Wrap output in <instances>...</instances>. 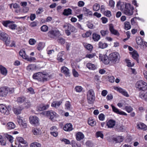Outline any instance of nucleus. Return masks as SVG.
Here are the masks:
<instances>
[{
    "label": "nucleus",
    "mask_w": 147,
    "mask_h": 147,
    "mask_svg": "<svg viewBox=\"0 0 147 147\" xmlns=\"http://www.w3.org/2000/svg\"><path fill=\"white\" fill-rule=\"evenodd\" d=\"M100 59L105 64H108L111 61L112 63L116 64L118 63L120 59L119 54L117 52H114L110 54L109 57L106 55L100 54Z\"/></svg>",
    "instance_id": "1"
},
{
    "label": "nucleus",
    "mask_w": 147,
    "mask_h": 147,
    "mask_svg": "<svg viewBox=\"0 0 147 147\" xmlns=\"http://www.w3.org/2000/svg\"><path fill=\"white\" fill-rule=\"evenodd\" d=\"M32 77L34 79L37 80L39 82H44L48 80L49 76L48 74L38 72L34 74Z\"/></svg>",
    "instance_id": "2"
},
{
    "label": "nucleus",
    "mask_w": 147,
    "mask_h": 147,
    "mask_svg": "<svg viewBox=\"0 0 147 147\" xmlns=\"http://www.w3.org/2000/svg\"><path fill=\"white\" fill-rule=\"evenodd\" d=\"M88 102L90 104L94 103L95 99L94 92L93 89L89 90L87 93Z\"/></svg>",
    "instance_id": "3"
},
{
    "label": "nucleus",
    "mask_w": 147,
    "mask_h": 147,
    "mask_svg": "<svg viewBox=\"0 0 147 147\" xmlns=\"http://www.w3.org/2000/svg\"><path fill=\"white\" fill-rule=\"evenodd\" d=\"M135 87L140 90L144 91L147 89V83L143 80H139L136 83Z\"/></svg>",
    "instance_id": "4"
},
{
    "label": "nucleus",
    "mask_w": 147,
    "mask_h": 147,
    "mask_svg": "<svg viewBox=\"0 0 147 147\" xmlns=\"http://www.w3.org/2000/svg\"><path fill=\"white\" fill-rule=\"evenodd\" d=\"M13 90L6 87H3L0 88V96H6L8 92L11 93L13 92Z\"/></svg>",
    "instance_id": "5"
},
{
    "label": "nucleus",
    "mask_w": 147,
    "mask_h": 147,
    "mask_svg": "<svg viewBox=\"0 0 147 147\" xmlns=\"http://www.w3.org/2000/svg\"><path fill=\"white\" fill-rule=\"evenodd\" d=\"M0 39L5 42L6 45H9L10 43V38L5 32L0 31Z\"/></svg>",
    "instance_id": "6"
},
{
    "label": "nucleus",
    "mask_w": 147,
    "mask_h": 147,
    "mask_svg": "<svg viewBox=\"0 0 147 147\" xmlns=\"http://www.w3.org/2000/svg\"><path fill=\"white\" fill-rule=\"evenodd\" d=\"M133 9L134 8L131 6V5L129 3H127L125 5L124 13L126 15L131 16L133 14Z\"/></svg>",
    "instance_id": "7"
},
{
    "label": "nucleus",
    "mask_w": 147,
    "mask_h": 147,
    "mask_svg": "<svg viewBox=\"0 0 147 147\" xmlns=\"http://www.w3.org/2000/svg\"><path fill=\"white\" fill-rule=\"evenodd\" d=\"M48 34L49 37L54 39H56L61 35L59 31L58 30H51L49 31Z\"/></svg>",
    "instance_id": "8"
},
{
    "label": "nucleus",
    "mask_w": 147,
    "mask_h": 147,
    "mask_svg": "<svg viewBox=\"0 0 147 147\" xmlns=\"http://www.w3.org/2000/svg\"><path fill=\"white\" fill-rule=\"evenodd\" d=\"M30 121L31 124L35 125L39 124V119L36 116H30L29 117Z\"/></svg>",
    "instance_id": "9"
},
{
    "label": "nucleus",
    "mask_w": 147,
    "mask_h": 147,
    "mask_svg": "<svg viewBox=\"0 0 147 147\" xmlns=\"http://www.w3.org/2000/svg\"><path fill=\"white\" fill-rule=\"evenodd\" d=\"M63 27L65 30H70L71 32H76V28L69 23H66L63 26Z\"/></svg>",
    "instance_id": "10"
},
{
    "label": "nucleus",
    "mask_w": 147,
    "mask_h": 147,
    "mask_svg": "<svg viewBox=\"0 0 147 147\" xmlns=\"http://www.w3.org/2000/svg\"><path fill=\"white\" fill-rule=\"evenodd\" d=\"M114 89L121 93L126 97H129V95L127 92L125 90L120 87H114Z\"/></svg>",
    "instance_id": "11"
},
{
    "label": "nucleus",
    "mask_w": 147,
    "mask_h": 147,
    "mask_svg": "<svg viewBox=\"0 0 147 147\" xmlns=\"http://www.w3.org/2000/svg\"><path fill=\"white\" fill-rule=\"evenodd\" d=\"M0 111L4 114L8 115L9 113V111L7 107L2 104H0Z\"/></svg>",
    "instance_id": "12"
},
{
    "label": "nucleus",
    "mask_w": 147,
    "mask_h": 147,
    "mask_svg": "<svg viewBox=\"0 0 147 147\" xmlns=\"http://www.w3.org/2000/svg\"><path fill=\"white\" fill-rule=\"evenodd\" d=\"M111 106L112 109L113 111L115 113L121 115H124L125 116L127 115V114L126 113L123 111L119 110L114 106L111 105Z\"/></svg>",
    "instance_id": "13"
},
{
    "label": "nucleus",
    "mask_w": 147,
    "mask_h": 147,
    "mask_svg": "<svg viewBox=\"0 0 147 147\" xmlns=\"http://www.w3.org/2000/svg\"><path fill=\"white\" fill-rule=\"evenodd\" d=\"M109 29L112 34L117 36L119 35L120 34L119 33L117 30L114 29V26L112 24H110L109 25Z\"/></svg>",
    "instance_id": "14"
},
{
    "label": "nucleus",
    "mask_w": 147,
    "mask_h": 147,
    "mask_svg": "<svg viewBox=\"0 0 147 147\" xmlns=\"http://www.w3.org/2000/svg\"><path fill=\"white\" fill-rule=\"evenodd\" d=\"M56 113L55 112L52 110L47 111L46 113V116L49 117L50 119L52 120L56 116Z\"/></svg>",
    "instance_id": "15"
},
{
    "label": "nucleus",
    "mask_w": 147,
    "mask_h": 147,
    "mask_svg": "<svg viewBox=\"0 0 147 147\" xmlns=\"http://www.w3.org/2000/svg\"><path fill=\"white\" fill-rule=\"evenodd\" d=\"M49 104L44 105L43 104H40L37 107V110L39 111H41L47 109L49 107Z\"/></svg>",
    "instance_id": "16"
},
{
    "label": "nucleus",
    "mask_w": 147,
    "mask_h": 147,
    "mask_svg": "<svg viewBox=\"0 0 147 147\" xmlns=\"http://www.w3.org/2000/svg\"><path fill=\"white\" fill-rule=\"evenodd\" d=\"M116 122L115 120L110 119L106 121V125L109 128H112L115 125Z\"/></svg>",
    "instance_id": "17"
},
{
    "label": "nucleus",
    "mask_w": 147,
    "mask_h": 147,
    "mask_svg": "<svg viewBox=\"0 0 147 147\" xmlns=\"http://www.w3.org/2000/svg\"><path fill=\"white\" fill-rule=\"evenodd\" d=\"M64 52L63 51L59 53L57 55V59L58 60L61 62L64 59Z\"/></svg>",
    "instance_id": "18"
},
{
    "label": "nucleus",
    "mask_w": 147,
    "mask_h": 147,
    "mask_svg": "<svg viewBox=\"0 0 147 147\" xmlns=\"http://www.w3.org/2000/svg\"><path fill=\"white\" fill-rule=\"evenodd\" d=\"M16 140L17 142H16L15 144L17 146L18 144H25L26 142H27L25 140L22 138L21 137L17 138Z\"/></svg>",
    "instance_id": "19"
},
{
    "label": "nucleus",
    "mask_w": 147,
    "mask_h": 147,
    "mask_svg": "<svg viewBox=\"0 0 147 147\" xmlns=\"http://www.w3.org/2000/svg\"><path fill=\"white\" fill-rule=\"evenodd\" d=\"M62 102V101H55L53 102L51 104V106L52 107L57 108L59 107Z\"/></svg>",
    "instance_id": "20"
},
{
    "label": "nucleus",
    "mask_w": 147,
    "mask_h": 147,
    "mask_svg": "<svg viewBox=\"0 0 147 147\" xmlns=\"http://www.w3.org/2000/svg\"><path fill=\"white\" fill-rule=\"evenodd\" d=\"M84 137V135L81 132H78L76 135V138L78 141H80L83 139Z\"/></svg>",
    "instance_id": "21"
},
{
    "label": "nucleus",
    "mask_w": 147,
    "mask_h": 147,
    "mask_svg": "<svg viewBox=\"0 0 147 147\" xmlns=\"http://www.w3.org/2000/svg\"><path fill=\"white\" fill-rule=\"evenodd\" d=\"M61 71L62 73H63L66 76H69V69L65 66H63L61 67Z\"/></svg>",
    "instance_id": "22"
},
{
    "label": "nucleus",
    "mask_w": 147,
    "mask_h": 147,
    "mask_svg": "<svg viewBox=\"0 0 147 147\" xmlns=\"http://www.w3.org/2000/svg\"><path fill=\"white\" fill-rule=\"evenodd\" d=\"M64 130L66 131H70L73 129L72 126L70 123L66 124L63 127Z\"/></svg>",
    "instance_id": "23"
},
{
    "label": "nucleus",
    "mask_w": 147,
    "mask_h": 147,
    "mask_svg": "<svg viewBox=\"0 0 147 147\" xmlns=\"http://www.w3.org/2000/svg\"><path fill=\"white\" fill-rule=\"evenodd\" d=\"M137 126L138 129L146 130L147 129V127L144 124L142 123H140L138 124Z\"/></svg>",
    "instance_id": "24"
},
{
    "label": "nucleus",
    "mask_w": 147,
    "mask_h": 147,
    "mask_svg": "<svg viewBox=\"0 0 147 147\" xmlns=\"http://www.w3.org/2000/svg\"><path fill=\"white\" fill-rule=\"evenodd\" d=\"M139 97L142 99L147 101V93L140 92L139 94Z\"/></svg>",
    "instance_id": "25"
},
{
    "label": "nucleus",
    "mask_w": 147,
    "mask_h": 147,
    "mask_svg": "<svg viewBox=\"0 0 147 147\" xmlns=\"http://www.w3.org/2000/svg\"><path fill=\"white\" fill-rule=\"evenodd\" d=\"M71 12L72 10L70 8L65 9L64 10L63 14L64 16H68L71 14Z\"/></svg>",
    "instance_id": "26"
},
{
    "label": "nucleus",
    "mask_w": 147,
    "mask_h": 147,
    "mask_svg": "<svg viewBox=\"0 0 147 147\" xmlns=\"http://www.w3.org/2000/svg\"><path fill=\"white\" fill-rule=\"evenodd\" d=\"M0 72L2 74L6 76L7 73V70L5 67L1 65L0 66Z\"/></svg>",
    "instance_id": "27"
},
{
    "label": "nucleus",
    "mask_w": 147,
    "mask_h": 147,
    "mask_svg": "<svg viewBox=\"0 0 147 147\" xmlns=\"http://www.w3.org/2000/svg\"><path fill=\"white\" fill-rule=\"evenodd\" d=\"M100 38L99 35L96 33H93L92 34V38L95 41H98Z\"/></svg>",
    "instance_id": "28"
},
{
    "label": "nucleus",
    "mask_w": 147,
    "mask_h": 147,
    "mask_svg": "<svg viewBox=\"0 0 147 147\" xmlns=\"http://www.w3.org/2000/svg\"><path fill=\"white\" fill-rule=\"evenodd\" d=\"M16 127L15 124L13 122H9L7 125L8 129H14Z\"/></svg>",
    "instance_id": "29"
},
{
    "label": "nucleus",
    "mask_w": 147,
    "mask_h": 147,
    "mask_svg": "<svg viewBox=\"0 0 147 147\" xmlns=\"http://www.w3.org/2000/svg\"><path fill=\"white\" fill-rule=\"evenodd\" d=\"M99 47L101 49H105L108 47V44L105 42H100L98 43Z\"/></svg>",
    "instance_id": "30"
},
{
    "label": "nucleus",
    "mask_w": 147,
    "mask_h": 147,
    "mask_svg": "<svg viewBox=\"0 0 147 147\" xmlns=\"http://www.w3.org/2000/svg\"><path fill=\"white\" fill-rule=\"evenodd\" d=\"M26 98L24 97H18L17 99V101L19 103H22L26 101Z\"/></svg>",
    "instance_id": "31"
},
{
    "label": "nucleus",
    "mask_w": 147,
    "mask_h": 147,
    "mask_svg": "<svg viewBox=\"0 0 147 147\" xmlns=\"http://www.w3.org/2000/svg\"><path fill=\"white\" fill-rule=\"evenodd\" d=\"M22 109L20 107H18L16 108H14L13 109V111L15 114L17 115H18L21 112V111Z\"/></svg>",
    "instance_id": "32"
},
{
    "label": "nucleus",
    "mask_w": 147,
    "mask_h": 147,
    "mask_svg": "<svg viewBox=\"0 0 147 147\" xmlns=\"http://www.w3.org/2000/svg\"><path fill=\"white\" fill-rule=\"evenodd\" d=\"M86 66L90 69L94 70L96 69V66L90 63H88L86 65Z\"/></svg>",
    "instance_id": "33"
},
{
    "label": "nucleus",
    "mask_w": 147,
    "mask_h": 147,
    "mask_svg": "<svg viewBox=\"0 0 147 147\" xmlns=\"http://www.w3.org/2000/svg\"><path fill=\"white\" fill-rule=\"evenodd\" d=\"M32 132L34 135H40L42 132L40 129L37 128H34L32 129Z\"/></svg>",
    "instance_id": "34"
},
{
    "label": "nucleus",
    "mask_w": 147,
    "mask_h": 147,
    "mask_svg": "<svg viewBox=\"0 0 147 147\" xmlns=\"http://www.w3.org/2000/svg\"><path fill=\"white\" fill-rule=\"evenodd\" d=\"M131 54L132 55L133 58L137 60L139 56L137 52L136 51H134L133 52L131 53Z\"/></svg>",
    "instance_id": "35"
},
{
    "label": "nucleus",
    "mask_w": 147,
    "mask_h": 147,
    "mask_svg": "<svg viewBox=\"0 0 147 147\" xmlns=\"http://www.w3.org/2000/svg\"><path fill=\"white\" fill-rule=\"evenodd\" d=\"M136 42L138 45L141 46L143 45L142 40L141 37L140 36L136 37Z\"/></svg>",
    "instance_id": "36"
},
{
    "label": "nucleus",
    "mask_w": 147,
    "mask_h": 147,
    "mask_svg": "<svg viewBox=\"0 0 147 147\" xmlns=\"http://www.w3.org/2000/svg\"><path fill=\"white\" fill-rule=\"evenodd\" d=\"M124 28L125 30H128L131 28V26L129 22H125L124 23Z\"/></svg>",
    "instance_id": "37"
},
{
    "label": "nucleus",
    "mask_w": 147,
    "mask_h": 147,
    "mask_svg": "<svg viewBox=\"0 0 147 147\" xmlns=\"http://www.w3.org/2000/svg\"><path fill=\"white\" fill-rule=\"evenodd\" d=\"M19 55L23 58L25 59L26 58L27 55L25 53V51L23 50H21L19 52Z\"/></svg>",
    "instance_id": "38"
},
{
    "label": "nucleus",
    "mask_w": 147,
    "mask_h": 147,
    "mask_svg": "<svg viewBox=\"0 0 147 147\" xmlns=\"http://www.w3.org/2000/svg\"><path fill=\"white\" fill-rule=\"evenodd\" d=\"M100 8V5L99 4L96 3L94 4L93 6V9L95 11H98Z\"/></svg>",
    "instance_id": "39"
},
{
    "label": "nucleus",
    "mask_w": 147,
    "mask_h": 147,
    "mask_svg": "<svg viewBox=\"0 0 147 147\" xmlns=\"http://www.w3.org/2000/svg\"><path fill=\"white\" fill-rule=\"evenodd\" d=\"M30 147H41L40 144L37 142H34L31 143L30 145Z\"/></svg>",
    "instance_id": "40"
},
{
    "label": "nucleus",
    "mask_w": 147,
    "mask_h": 147,
    "mask_svg": "<svg viewBox=\"0 0 147 147\" xmlns=\"http://www.w3.org/2000/svg\"><path fill=\"white\" fill-rule=\"evenodd\" d=\"M10 22H13V21L9 20L3 21L2 22V24L5 26L9 27Z\"/></svg>",
    "instance_id": "41"
},
{
    "label": "nucleus",
    "mask_w": 147,
    "mask_h": 147,
    "mask_svg": "<svg viewBox=\"0 0 147 147\" xmlns=\"http://www.w3.org/2000/svg\"><path fill=\"white\" fill-rule=\"evenodd\" d=\"M25 59L27 61L30 62L35 61H36V59L35 57H29L28 56H27L26 58Z\"/></svg>",
    "instance_id": "42"
},
{
    "label": "nucleus",
    "mask_w": 147,
    "mask_h": 147,
    "mask_svg": "<svg viewBox=\"0 0 147 147\" xmlns=\"http://www.w3.org/2000/svg\"><path fill=\"white\" fill-rule=\"evenodd\" d=\"M88 123L91 126H94L96 125V122L94 119L90 118L88 120Z\"/></svg>",
    "instance_id": "43"
},
{
    "label": "nucleus",
    "mask_w": 147,
    "mask_h": 147,
    "mask_svg": "<svg viewBox=\"0 0 147 147\" xmlns=\"http://www.w3.org/2000/svg\"><path fill=\"white\" fill-rule=\"evenodd\" d=\"M83 10L86 13L89 15H92V12L90 11L88 9H87L86 7L83 8Z\"/></svg>",
    "instance_id": "44"
},
{
    "label": "nucleus",
    "mask_w": 147,
    "mask_h": 147,
    "mask_svg": "<svg viewBox=\"0 0 147 147\" xmlns=\"http://www.w3.org/2000/svg\"><path fill=\"white\" fill-rule=\"evenodd\" d=\"M71 144L73 147H81L80 144L77 143L74 140L71 141Z\"/></svg>",
    "instance_id": "45"
},
{
    "label": "nucleus",
    "mask_w": 147,
    "mask_h": 147,
    "mask_svg": "<svg viewBox=\"0 0 147 147\" xmlns=\"http://www.w3.org/2000/svg\"><path fill=\"white\" fill-rule=\"evenodd\" d=\"M65 106L66 109H67V110L70 109L71 106L69 102V101H66Z\"/></svg>",
    "instance_id": "46"
},
{
    "label": "nucleus",
    "mask_w": 147,
    "mask_h": 147,
    "mask_svg": "<svg viewBox=\"0 0 147 147\" xmlns=\"http://www.w3.org/2000/svg\"><path fill=\"white\" fill-rule=\"evenodd\" d=\"M14 23V22H10V23L9 26V28L10 29L12 30L15 29L17 27L16 25L15 24H13V23Z\"/></svg>",
    "instance_id": "47"
},
{
    "label": "nucleus",
    "mask_w": 147,
    "mask_h": 147,
    "mask_svg": "<svg viewBox=\"0 0 147 147\" xmlns=\"http://www.w3.org/2000/svg\"><path fill=\"white\" fill-rule=\"evenodd\" d=\"M92 32L90 31H87L85 33L82 34V36L84 38L89 37L91 34Z\"/></svg>",
    "instance_id": "48"
},
{
    "label": "nucleus",
    "mask_w": 147,
    "mask_h": 147,
    "mask_svg": "<svg viewBox=\"0 0 147 147\" xmlns=\"http://www.w3.org/2000/svg\"><path fill=\"white\" fill-rule=\"evenodd\" d=\"M125 109L128 113H130L133 110V108L130 106H126L125 107Z\"/></svg>",
    "instance_id": "49"
},
{
    "label": "nucleus",
    "mask_w": 147,
    "mask_h": 147,
    "mask_svg": "<svg viewBox=\"0 0 147 147\" xmlns=\"http://www.w3.org/2000/svg\"><path fill=\"white\" fill-rule=\"evenodd\" d=\"M75 89L76 92H80L82 91L83 88L81 86H77L75 87Z\"/></svg>",
    "instance_id": "50"
},
{
    "label": "nucleus",
    "mask_w": 147,
    "mask_h": 147,
    "mask_svg": "<svg viewBox=\"0 0 147 147\" xmlns=\"http://www.w3.org/2000/svg\"><path fill=\"white\" fill-rule=\"evenodd\" d=\"M123 140V138L122 136H118L116 138V140L118 142H121Z\"/></svg>",
    "instance_id": "51"
},
{
    "label": "nucleus",
    "mask_w": 147,
    "mask_h": 147,
    "mask_svg": "<svg viewBox=\"0 0 147 147\" xmlns=\"http://www.w3.org/2000/svg\"><path fill=\"white\" fill-rule=\"evenodd\" d=\"M5 137L11 143L13 141V138L12 136L7 134L5 135Z\"/></svg>",
    "instance_id": "52"
},
{
    "label": "nucleus",
    "mask_w": 147,
    "mask_h": 147,
    "mask_svg": "<svg viewBox=\"0 0 147 147\" xmlns=\"http://www.w3.org/2000/svg\"><path fill=\"white\" fill-rule=\"evenodd\" d=\"M100 32L102 36H105L108 34L109 32L107 30H102L100 31Z\"/></svg>",
    "instance_id": "53"
},
{
    "label": "nucleus",
    "mask_w": 147,
    "mask_h": 147,
    "mask_svg": "<svg viewBox=\"0 0 147 147\" xmlns=\"http://www.w3.org/2000/svg\"><path fill=\"white\" fill-rule=\"evenodd\" d=\"M40 28L41 31H42L46 32L48 30V27L47 26L44 25L42 26Z\"/></svg>",
    "instance_id": "54"
},
{
    "label": "nucleus",
    "mask_w": 147,
    "mask_h": 147,
    "mask_svg": "<svg viewBox=\"0 0 147 147\" xmlns=\"http://www.w3.org/2000/svg\"><path fill=\"white\" fill-rule=\"evenodd\" d=\"M96 136L97 137H100L101 138H103V135L101 132L98 131L96 133Z\"/></svg>",
    "instance_id": "55"
},
{
    "label": "nucleus",
    "mask_w": 147,
    "mask_h": 147,
    "mask_svg": "<svg viewBox=\"0 0 147 147\" xmlns=\"http://www.w3.org/2000/svg\"><path fill=\"white\" fill-rule=\"evenodd\" d=\"M5 142L4 141L2 136L0 135V144L1 145L5 146Z\"/></svg>",
    "instance_id": "56"
},
{
    "label": "nucleus",
    "mask_w": 147,
    "mask_h": 147,
    "mask_svg": "<svg viewBox=\"0 0 147 147\" xmlns=\"http://www.w3.org/2000/svg\"><path fill=\"white\" fill-rule=\"evenodd\" d=\"M115 3L113 0H110L109 1V5L111 7L113 8L114 7Z\"/></svg>",
    "instance_id": "57"
},
{
    "label": "nucleus",
    "mask_w": 147,
    "mask_h": 147,
    "mask_svg": "<svg viewBox=\"0 0 147 147\" xmlns=\"http://www.w3.org/2000/svg\"><path fill=\"white\" fill-rule=\"evenodd\" d=\"M84 46L86 49L90 51L91 50L92 48V46L90 44L86 45Z\"/></svg>",
    "instance_id": "58"
},
{
    "label": "nucleus",
    "mask_w": 147,
    "mask_h": 147,
    "mask_svg": "<svg viewBox=\"0 0 147 147\" xmlns=\"http://www.w3.org/2000/svg\"><path fill=\"white\" fill-rule=\"evenodd\" d=\"M105 15L108 17H110L111 16V12L110 11H106L104 13Z\"/></svg>",
    "instance_id": "59"
},
{
    "label": "nucleus",
    "mask_w": 147,
    "mask_h": 147,
    "mask_svg": "<svg viewBox=\"0 0 147 147\" xmlns=\"http://www.w3.org/2000/svg\"><path fill=\"white\" fill-rule=\"evenodd\" d=\"M27 92L31 94H33L35 93L34 89L30 87L27 89Z\"/></svg>",
    "instance_id": "60"
},
{
    "label": "nucleus",
    "mask_w": 147,
    "mask_h": 147,
    "mask_svg": "<svg viewBox=\"0 0 147 147\" xmlns=\"http://www.w3.org/2000/svg\"><path fill=\"white\" fill-rule=\"evenodd\" d=\"M18 147H28V144L27 142H26L25 144H18Z\"/></svg>",
    "instance_id": "61"
},
{
    "label": "nucleus",
    "mask_w": 147,
    "mask_h": 147,
    "mask_svg": "<svg viewBox=\"0 0 147 147\" xmlns=\"http://www.w3.org/2000/svg\"><path fill=\"white\" fill-rule=\"evenodd\" d=\"M108 77V79L109 80V81L111 82V83H113L115 81V78L113 76H109Z\"/></svg>",
    "instance_id": "62"
},
{
    "label": "nucleus",
    "mask_w": 147,
    "mask_h": 147,
    "mask_svg": "<svg viewBox=\"0 0 147 147\" xmlns=\"http://www.w3.org/2000/svg\"><path fill=\"white\" fill-rule=\"evenodd\" d=\"M34 66L32 65H30L27 67V69L29 71H32L34 69Z\"/></svg>",
    "instance_id": "63"
},
{
    "label": "nucleus",
    "mask_w": 147,
    "mask_h": 147,
    "mask_svg": "<svg viewBox=\"0 0 147 147\" xmlns=\"http://www.w3.org/2000/svg\"><path fill=\"white\" fill-rule=\"evenodd\" d=\"M85 3L82 1H79L78 3V5L79 7H82L84 5Z\"/></svg>",
    "instance_id": "64"
}]
</instances>
